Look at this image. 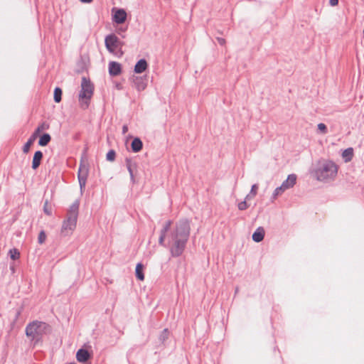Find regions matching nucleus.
Segmentation results:
<instances>
[{
  "label": "nucleus",
  "mask_w": 364,
  "mask_h": 364,
  "mask_svg": "<svg viewBox=\"0 0 364 364\" xmlns=\"http://www.w3.org/2000/svg\"><path fill=\"white\" fill-rule=\"evenodd\" d=\"M131 146L134 152H139L141 150L143 144L139 138H135L132 141Z\"/></svg>",
  "instance_id": "nucleus-17"
},
{
  "label": "nucleus",
  "mask_w": 364,
  "mask_h": 364,
  "mask_svg": "<svg viewBox=\"0 0 364 364\" xmlns=\"http://www.w3.org/2000/svg\"><path fill=\"white\" fill-rule=\"evenodd\" d=\"M62 90L59 87H56L54 90V100L55 102H60L61 101Z\"/></svg>",
  "instance_id": "nucleus-25"
},
{
  "label": "nucleus",
  "mask_w": 364,
  "mask_h": 364,
  "mask_svg": "<svg viewBox=\"0 0 364 364\" xmlns=\"http://www.w3.org/2000/svg\"><path fill=\"white\" fill-rule=\"evenodd\" d=\"M338 171V166L334 161L321 159L314 164L311 175L319 182L330 183L336 179Z\"/></svg>",
  "instance_id": "nucleus-2"
},
{
  "label": "nucleus",
  "mask_w": 364,
  "mask_h": 364,
  "mask_svg": "<svg viewBox=\"0 0 364 364\" xmlns=\"http://www.w3.org/2000/svg\"><path fill=\"white\" fill-rule=\"evenodd\" d=\"M46 240V233L44 232V231H41L39 235H38V243L39 244H43L45 242Z\"/></svg>",
  "instance_id": "nucleus-28"
},
{
  "label": "nucleus",
  "mask_w": 364,
  "mask_h": 364,
  "mask_svg": "<svg viewBox=\"0 0 364 364\" xmlns=\"http://www.w3.org/2000/svg\"><path fill=\"white\" fill-rule=\"evenodd\" d=\"M329 4L331 6H336L338 4V0H329Z\"/></svg>",
  "instance_id": "nucleus-32"
},
{
  "label": "nucleus",
  "mask_w": 364,
  "mask_h": 364,
  "mask_svg": "<svg viewBox=\"0 0 364 364\" xmlns=\"http://www.w3.org/2000/svg\"><path fill=\"white\" fill-rule=\"evenodd\" d=\"M317 128L318 132L322 134H326L327 133V127L326 124L323 123H319L317 125Z\"/></svg>",
  "instance_id": "nucleus-27"
},
{
  "label": "nucleus",
  "mask_w": 364,
  "mask_h": 364,
  "mask_svg": "<svg viewBox=\"0 0 364 364\" xmlns=\"http://www.w3.org/2000/svg\"><path fill=\"white\" fill-rule=\"evenodd\" d=\"M46 328L47 324L46 323L35 321L26 326V334L31 339H36L44 333Z\"/></svg>",
  "instance_id": "nucleus-5"
},
{
  "label": "nucleus",
  "mask_w": 364,
  "mask_h": 364,
  "mask_svg": "<svg viewBox=\"0 0 364 364\" xmlns=\"http://www.w3.org/2000/svg\"><path fill=\"white\" fill-rule=\"evenodd\" d=\"M40 132H38V131H35V132L33 134L32 136H35V139H36L37 136L39 134Z\"/></svg>",
  "instance_id": "nucleus-36"
},
{
  "label": "nucleus",
  "mask_w": 364,
  "mask_h": 364,
  "mask_svg": "<svg viewBox=\"0 0 364 364\" xmlns=\"http://www.w3.org/2000/svg\"><path fill=\"white\" fill-rule=\"evenodd\" d=\"M93 85L87 80L83 77L81 82V90L79 94V103L82 109H85L89 107L90 100L93 95Z\"/></svg>",
  "instance_id": "nucleus-4"
},
{
  "label": "nucleus",
  "mask_w": 364,
  "mask_h": 364,
  "mask_svg": "<svg viewBox=\"0 0 364 364\" xmlns=\"http://www.w3.org/2000/svg\"><path fill=\"white\" fill-rule=\"evenodd\" d=\"M127 17V14L124 9L114 7L112 9V18L117 24L124 23Z\"/></svg>",
  "instance_id": "nucleus-7"
},
{
  "label": "nucleus",
  "mask_w": 364,
  "mask_h": 364,
  "mask_svg": "<svg viewBox=\"0 0 364 364\" xmlns=\"http://www.w3.org/2000/svg\"><path fill=\"white\" fill-rule=\"evenodd\" d=\"M109 73L112 76H117L122 73V65L120 63L111 61L109 63Z\"/></svg>",
  "instance_id": "nucleus-10"
},
{
  "label": "nucleus",
  "mask_w": 364,
  "mask_h": 364,
  "mask_svg": "<svg viewBox=\"0 0 364 364\" xmlns=\"http://www.w3.org/2000/svg\"><path fill=\"white\" fill-rule=\"evenodd\" d=\"M43 210L48 215H50L52 214V209L48 206V201H46L44 204Z\"/></svg>",
  "instance_id": "nucleus-30"
},
{
  "label": "nucleus",
  "mask_w": 364,
  "mask_h": 364,
  "mask_svg": "<svg viewBox=\"0 0 364 364\" xmlns=\"http://www.w3.org/2000/svg\"><path fill=\"white\" fill-rule=\"evenodd\" d=\"M128 132V126L124 124L123 127H122V134H125L127 132Z\"/></svg>",
  "instance_id": "nucleus-33"
},
{
  "label": "nucleus",
  "mask_w": 364,
  "mask_h": 364,
  "mask_svg": "<svg viewBox=\"0 0 364 364\" xmlns=\"http://www.w3.org/2000/svg\"><path fill=\"white\" fill-rule=\"evenodd\" d=\"M115 151L114 150H109L106 155V159L109 161H114L115 159Z\"/></svg>",
  "instance_id": "nucleus-26"
},
{
  "label": "nucleus",
  "mask_w": 364,
  "mask_h": 364,
  "mask_svg": "<svg viewBox=\"0 0 364 364\" xmlns=\"http://www.w3.org/2000/svg\"><path fill=\"white\" fill-rule=\"evenodd\" d=\"M11 269L13 272H14V268L13 267H11Z\"/></svg>",
  "instance_id": "nucleus-38"
},
{
  "label": "nucleus",
  "mask_w": 364,
  "mask_h": 364,
  "mask_svg": "<svg viewBox=\"0 0 364 364\" xmlns=\"http://www.w3.org/2000/svg\"><path fill=\"white\" fill-rule=\"evenodd\" d=\"M126 165H127V170L130 175L131 181L133 183H134V176L133 170H132L133 164L132 163V161L130 159H127L126 160Z\"/></svg>",
  "instance_id": "nucleus-22"
},
{
  "label": "nucleus",
  "mask_w": 364,
  "mask_h": 364,
  "mask_svg": "<svg viewBox=\"0 0 364 364\" xmlns=\"http://www.w3.org/2000/svg\"><path fill=\"white\" fill-rule=\"evenodd\" d=\"M287 190L284 188L282 185L277 187L272 193V199L275 200L279 196H281Z\"/></svg>",
  "instance_id": "nucleus-23"
},
{
  "label": "nucleus",
  "mask_w": 364,
  "mask_h": 364,
  "mask_svg": "<svg viewBox=\"0 0 364 364\" xmlns=\"http://www.w3.org/2000/svg\"><path fill=\"white\" fill-rule=\"evenodd\" d=\"M80 202L74 201L69 207L61 225L60 232L64 237L73 235L77 228Z\"/></svg>",
  "instance_id": "nucleus-3"
},
{
  "label": "nucleus",
  "mask_w": 364,
  "mask_h": 364,
  "mask_svg": "<svg viewBox=\"0 0 364 364\" xmlns=\"http://www.w3.org/2000/svg\"><path fill=\"white\" fill-rule=\"evenodd\" d=\"M88 175V167L86 164L81 162L78 170V181L80 188V193L82 194L85 187L86 181Z\"/></svg>",
  "instance_id": "nucleus-6"
},
{
  "label": "nucleus",
  "mask_w": 364,
  "mask_h": 364,
  "mask_svg": "<svg viewBox=\"0 0 364 364\" xmlns=\"http://www.w3.org/2000/svg\"><path fill=\"white\" fill-rule=\"evenodd\" d=\"M36 140L35 136H31V138L28 140V141L24 144L23 147V151L24 153H28L30 150L31 145L33 144Z\"/></svg>",
  "instance_id": "nucleus-21"
},
{
  "label": "nucleus",
  "mask_w": 364,
  "mask_h": 364,
  "mask_svg": "<svg viewBox=\"0 0 364 364\" xmlns=\"http://www.w3.org/2000/svg\"><path fill=\"white\" fill-rule=\"evenodd\" d=\"M217 41L220 46H225L226 43V41L223 38H217Z\"/></svg>",
  "instance_id": "nucleus-31"
},
{
  "label": "nucleus",
  "mask_w": 364,
  "mask_h": 364,
  "mask_svg": "<svg viewBox=\"0 0 364 364\" xmlns=\"http://www.w3.org/2000/svg\"><path fill=\"white\" fill-rule=\"evenodd\" d=\"M148 68V64L146 60L141 59L139 60L134 66V73L137 74L142 73L144 72Z\"/></svg>",
  "instance_id": "nucleus-12"
},
{
  "label": "nucleus",
  "mask_w": 364,
  "mask_h": 364,
  "mask_svg": "<svg viewBox=\"0 0 364 364\" xmlns=\"http://www.w3.org/2000/svg\"><path fill=\"white\" fill-rule=\"evenodd\" d=\"M83 3H91L92 0H80Z\"/></svg>",
  "instance_id": "nucleus-37"
},
{
  "label": "nucleus",
  "mask_w": 364,
  "mask_h": 364,
  "mask_svg": "<svg viewBox=\"0 0 364 364\" xmlns=\"http://www.w3.org/2000/svg\"><path fill=\"white\" fill-rule=\"evenodd\" d=\"M296 182V176L295 174H290L287 178L282 183V186L286 190L290 189L294 187Z\"/></svg>",
  "instance_id": "nucleus-11"
},
{
  "label": "nucleus",
  "mask_w": 364,
  "mask_h": 364,
  "mask_svg": "<svg viewBox=\"0 0 364 364\" xmlns=\"http://www.w3.org/2000/svg\"><path fill=\"white\" fill-rule=\"evenodd\" d=\"M143 270L144 266L141 263L137 264L136 266L135 273L136 278L140 281H143L144 279Z\"/></svg>",
  "instance_id": "nucleus-18"
},
{
  "label": "nucleus",
  "mask_w": 364,
  "mask_h": 364,
  "mask_svg": "<svg viewBox=\"0 0 364 364\" xmlns=\"http://www.w3.org/2000/svg\"><path fill=\"white\" fill-rule=\"evenodd\" d=\"M43 129H44V127H43V124H42L41 126H39V127L36 129V131H38V132H41Z\"/></svg>",
  "instance_id": "nucleus-35"
},
{
  "label": "nucleus",
  "mask_w": 364,
  "mask_h": 364,
  "mask_svg": "<svg viewBox=\"0 0 364 364\" xmlns=\"http://www.w3.org/2000/svg\"><path fill=\"white\" fill-rule=\"evenodd\" d=\"M353 149L348 148L342 152V158L346 163H348L353 159Z\"/></svg>",
  "instance_id": "nucleus-16"
},
{
  "label": "nucleus",
  "mask_w": 364,
  "mask_h": 364,
  "mask_svg": "<svg viewBox=\"0 0 364 364\" xmlns=\"http://www.w3.org/2000/svg\"><path fill=\"white\" fill-rule=\"evenodd\" d=\"M9 255L13 260L18 259L20 257V252L16 248L11 249L9 251Z\"/></svg>",
  "instance_id": "nucleus-24"
},
{
  "label": "nucleus",
  "mask_w": 364,
  "mask_h": 364,
  "mask_svg": "<svg viewBox=\"0 0 364 364\" xmlns=\"http://www.w3.org/2000/svg\"><path fill=\"white\" fill-rule=\"evenodd\" d=\"M168 336V331L166 329H165L163 332V338L164 339H165L166 338H167Z\"/></svg>",
  "instance_id": "nucleus-34"
},
{
  "label": "nucleus",
  "mask_w": 364,
  "mask_h": 364,
  "mask_svg": "<svg viewBox=\"0 0 364 364\" xmlns=\"http://www.w3.org/2000/svg\"><path fill=\"white\" fill-rule=\"evenodd\" d=\"M50 139L51 138H50V134H43L41 136V138H40V139L38 141V144L40 146H46L49 143V141H50Z\"/></svg>",
  "instance_id": "nucleus-19"
},
{
  "label": "nucleus",
  "mask_w": 364,
  "mask_h": 364,
  "mask_svg": "<svg viewBox=\"0 0 364 364\" xmlns=\"http://www.w3.org/2000/svg\"><path fill=\"white\" fill-rule=\"evenodd\" d=\"M258 186L257 184H254L252 186L250 192L245 197V200H251L252 199L257 193Z\"/></svg>",
  "instance_id": "nucleus-20"
},
{
  "label": "nucleus",
  "mask_w": 364,
  "mask_h": 364,
  "mask_svg": "<svg viewBox=\"0 0 364 364\" xmlns=\"http://www.w3.org/2000/svg\"><path fill=\"white\" fill-rule=\"evenodd\" d=\"M131 80L134 87L137 91L141 92L146 89L147 84L146 79L143 77L133 76Z\"/></svg>",
  "instance_id": "nucleus-9"
},
{
  "label": "nucleus",
  "mask_w": 364,
  "mask_h": 364,
  "mask_svg": "<svg viewBox=\"0 0 364 364\" xmlns=\"http://www.w3.org/2000/svg\"><path fill=\"white\" fill-rule=\"evenodd\" d=\"M105 43L107 49L110 53H114L119 46V41L114 34H110L106 36Z\"/></svg>",
  "instance_id": "nucleus-8"
},
{
  "label": "nucleus",
  "mask_w": 364,
  "mask_h": 364,
  "mask_svg": "<svg viewBox=\"0 0 364 364\" xmlns=\"http://www.w3.org/2000/svg\"><path fill=\"white\" fill-rule=\"evenodd\" d=\"M264 230L262 228H258L252 235V240L256 242H259L264 239Z\"/></svg>",
  "instance_id": "nucleus-15"
},
{
  "label": "nucleus",
  "mask_w": 364,
  "mask_h": 364,
  "mask_svg": "<svg viewBox=\"0 0 364 364\" xmlns=\"http://www.w3.org/2000/svg\"><path fill=\"white\" fill-rule=\"evenodd\" d=\"M246 200H247L245 199L244 201H242V202L238 203L237 207H238L239 210H246L248 208V205H247Z\"/></svg>",
  "instance_id": "nucleus-29"
},
{
  "label": "nucleus",
  "mask_w": 364,
  "mask_h": 364,
  "mask_svg": "<svg viewBox=\"0 0 364 364\" xmlns=\"http://www.w3.org/2000/svg\"><path fill=\"white\" fill-rule=\"evenodd\" d=\"M171 225L170 220L166 222L161 231L159 242L163 245L167 237L171 255L178 257L185 249L190 234V225L186 220H180L173 228H171Z\"/></svg>",
  "instance_id": "nucleus-1"
},
{
  "label": "nucleus",
  "mask_w": 364,
  "mask_h": 364,
  "mask_svg": "<svg viewBox=\"0 0 364 364\" xmlns=\"http://www.w3.org/2000/svg\"><path fill=\"white\" fill-rule=\"evenodd\" d=\"M42 158L43 153L41 151L35 152L32 161V168L33 169H36L40 166Z\"/></svg>",
  "instance_id": "nucleus-14"
},
{
  "label": "nucleus",
  "mask_w": 364,
  "mask_h": 364,
  "mask_svg": "<svg viewBox=\"0 0 364 364\" xmlns=\"http://www.w3.org/2000/svg\"><path fill=\"white\" fill-rule=\"evenodd\" d=\"M90 358V353L87 350L80 349L77 351L76 358L80 363H85Z\"/></svg>",
  "instance_id": "nucleus-13"
}]
</instances>
